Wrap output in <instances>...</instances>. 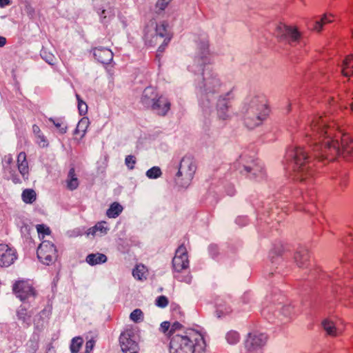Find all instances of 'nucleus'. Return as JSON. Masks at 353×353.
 Returning a JSON list of instances; mask_svg holds the SVG:
<instances>
[{
	"label": "nucleus",
	"instance_id": "79ce46f5",
	"mask_svg": "<svg viewBox=\"0 0 353 353\" xmlns=\"http://www.w3.org/2000/svg\"><path fill=\"white\" fill-rule=\"evenodd\" d=\"M19 319H22L23 321H26L29 319L30 316L26 315V310L21 309L18 311Z\"/></svg>",
	"mask_w": 353,
	"mask_h": 353
},
{
	"label": "nucleus",
	"instance_id": "13d9d810",
	"mask_svg": "<svg viewBox=\"0 0 353 353\" xmlns=\"http://www.w3.org/2000/svg\"><path fill=\"white\" fill-rule=\"evenodd\" d=\"M48 62L49 63V64H52L50 61H48Z\"/></svg>",
	"mask_w": 353,
	"mask_h": 353
},
{
	"label": "nucleus",
	"instance_id": "393cba45",
	"mask_svg": "<svg viewBox=\"0 0 353 353\" xmlns=\"http://www.w3.org/2000/svg\"><path fill=\"white\" fill-rule=\"evenodd\" d=\"M229 106V102L225 99L219 101L218 115L221 119L225 120L229 117V114H228Z\"/></svg>",
	"mask_w": 353,
	"mask_h": 353
},
{
	"label": "nucleus",
	"instance_id": "6ab92c4d",
	"mask_svg": "<svg viewBox=\"0 0 353 353\" xmlns=\"http://www.w3.org/2000/svg\"><path fill=\"white\" fill-rule=\"evenodd\" d=\"M17 166L21 174L26 179H28L29 173L28 163L26 159V154L21 152L17 157Z\"/></svg>",
	"mask_w": 353,
	"mask_h": 353
},
{
	"label": "nucleus",
	"instance_id": "5fc2aeb1",
	"mask_svg": "<svg viewBox=\"0 0 353 353\" xmlns=\"http://www.w3.org/2000/svg\"><path fill=\"white\" fill-rule=\"evenodd\" d=\"M350 105H351V109H352V110L353 111V102H352V103H350Z\"/></svg>",
	"mask_w": 353,
	"mask_h": 353
},
{
	"label": "nucleus",
	"instance_id": "2eb2a0df",
	"mask_svg": "<svg viewBox=\"0 0 353 353\" xmlns=\"http://www.w3.org/2000/svg\"><path fill=\"white\" fill-rule=\"evenodd\" d=\"M93 54L96 59L103 64L110 63L113 59L112 52L105 48H95L93 50Z\"/></svg>",
	"mask_w": 353,
	"mask_h": 353
},
{
	"label": "nucleus",
	"instance_id": "ea45409f",
	"mask_svg": "<svg viewBox=\"0 0 353 353\" xmlns=\"http://www.w3.org/2000/svg\"><path fill=\"white\" fill-rule=\"evenodd\" d=\"M168 304V299L165 296H160L156 299V305L160 307H165Z\"/></svg>",
	"mask_w": 353,
	"mask_h": 353
},
{
	"label": "nucleus",
	"instance_id": "1a4fd4ad",
	"mask_svg": "<svg viewBox=\"0 0 353 353\" xmlns=\"http://www.w3.org/2000/svg\"><path fill=\"white\" fill-rule=\"evenodd\" d=\"M154 24L152 23L150 27L151 30H149L150 27L148 26L144 34L145 42L150 46L157 44L158 43V39L159 38H163L167 34V27L163 23L156 26L154 34L152 32Z\"/></svg>",
	"mask_w": 353,
	"mask_h": 353
},
{
	"label": "nucleus",
	"instance_id": "37998d69",
	"mask_svg": "<svg viewBox=\"0 0 353 353\" xmlns=\"http://www.w3.org/2000/svg\"><path fill=\"white\" fill-rule=\"evenodd\" d=\"M170 330V323L168 321H164L161 324V330L163 333L169 332Z\"/></svg>",
	"mask_w": 353,
	"mask_h": 353
},
{
	"label": "nucleus",
	"instance_id": "a878e982",
	"mask_svg": "<svg viewBox=\"0 0 353 353\" xmlns=\"http://www.w3.org/2000/svg\"><path fill=\"white\" fill-rule=\"evenodd\" d=\"M89 124L90 121L88 118H82L77 124V128L75 130V134H80L81 137H83L89 127Z\"/></svg>",
	"mask_w": 353,
	"mask_h": 353
},
{
	"label": "nucleus",
	"instance_id": "a18cd8bd",
	"mask_svg": "<svg viewBox=\"0 0 353 353\" xmlns=\"http://www.w3.org/2000/svg\"><path fill=\"white\" fill-rule=\"evenodd\" d=\"M94 345V341L90 340V341H87L86 344H85V351H86L87 352H90L92 350Z\"/></svg>",
	"mask_w": 353,
	"mask_h": 353
},
{
	"label": "nucleus",
	"instance_id": "7ed1b4c3",
	"mask_svg": "<svg viewBox=\"0 0 353 353\" xmlns=\"http://www.w3.org/2000/svg\"><path fill=\"white\" fill-rule=\"evenodd\" d=\"M291 156L294 159V170L297 179L305 181L314 175V171L310 165L309 157L303 148H296L292 151Z\"/></svg>",
	"mask_w": 353,
	"mask_h": 353
},
{
	"label": "nucleus",
	"instance_id": "6e6552de",
	"mask_svg": "<svg viewBox=\"0 0 353 353\" xmlns=\"http://www.w3.org/2000/svg\"><path fill=\"white\" fill-rule=\"evenodd\" d=\"M275 34L277 37L287 40L290 43L296 42L300 37V34L296 28L288 26L284 23H279L276 26Z\"/></svg>",
	"mask_w": 353,
	"mask_h": 353
},
{
	"label": "nucleus",
	"instance_id": "5701e85b",
	"mask_svg": "<svg viewBox=\"0 0 353 353\" xmlns=\"http://www.w3.org/2000/svg\"><path fill=\"white\" fill-rule=\"evenodd\" d=\"M86 262L90 265L103 263L107 261V256L101 253L90 254L87 256Z\"/></svg>",
	"mask_w": 353,
	"mask_h": 353
},
{
	"label": "nucleus",
	"instance_id": "c9c22d12",
	"mask_svg": "<svg viewBox=\"0 0 353 353\" xmlns=\"http://www.w3.org/2000/svg\"><path fill=\"white\" fill-rule=\"evenodd\" d=\"M227 341L231 344L237 343L239 340V335L237 332H230L226 336Z\"/></svg>",
	"mask_w": 353,
	"mask_h": 353
},
{
	"label": "nucleus",
	"instance_id": "8fccbe9b",
	"mask_svg": "<svg viewBox=\"0 0 353 353\" xmlns=\"http://www.w3.org/2000/svg\"><path fill=\"white\" fill-rule=\"evenodd\" d=\"M10 4V0H0V6L3 7Z\"/></svg>",
	"mask_w": 353,
	"mask_h": 353
},
{
	"label": "nucleus",
	"instance_id": "f8f14e48",
	"mask_svg": "<svg viewBox=\"0 0 353 353\" xmlns=\"http://www.w3.org/2000/svg\"><path fill=\"white\" fill-rule=\"evenodd\" d=\"M13 291L21 300H25L29 296L34 295V288L28 281H16L13 285Z\"/></svg>",
	"mask_w": 353,
	"mask_h": 353
},
{
	"label": "nucleus",
	"instance_id": "0eeeda50",
	"mask_svg": "<svg viewBox=\"0 0 353 353\" xmlns=\"http://www.w3.org/2000/svg\"><path fill=\"white\" fill-rule=\"evenodd\" d=\"M326 334L332 337H337L343 334L345 330V323L343 320L336 318H327L321 323Z\"/></svg>",
	"mask_w": 353,
	"mask_h": 353
},
{
	"label": "nucleus",
	"instance_id": "bf43d9fd",
	"mask_svg": "<svg viewBox=\"0 0 353 353\" xmlns=\"http://www.w3.org/2000/svg\"><path fill=\"white\" fill-rule=\"evenodd\" d=\"M84 353H90V352H87L86 351H85Z\"/></svg>",
	"mask_w": 353,
	"mask_h": 353
},
{
	"label": "nucleus",
	"instance_id": "49530a36",
	"mask_svg": "<svg viewBox=\"0 0 353 353\" xmlns=\"http://www.w3.org/2000/svg\"><path fill=\"white\" fill-rule=\"evenodd\" d=\"M253 166H249V165H245L244 170L246 171L247 173H250L252 170H258L259 168L256 165V164L253 163Z\"/></svg>",
	"mask_w": 353,
	"mask_h": 353
},
{
	"label": "nucleus",
	"instance_id": "603ef678",
	"mask_svg": "<svg viewBox=\"0 0 353 353\" xmlns=\"http://www.w3.org/2000/svg\"><path fill=\"white\" fill-rule=\"evenodd\" d=\"M340 185L342 187V188H345L346 185H347V180L345 179H344L343 180V181H341L340 183Z\"/></svg>",
	"mask_w": 353,
	"mask_h": 353
},
{
	"label": "nucleus",
	"instance_id": "864d4df0",
	"mask_svg": "<svg viewBox=\"0 0 353 353\" xmlns=\"http://www.w3.org/2000/svg\"><path fill=\"white\" fill-rule=\"evenodd\" d=\"M231 312V309L230 307L225 308V314H229Z\"/></svg>",
	"mask_w": 353,
	"mask_h": 353
},
{
	"label": "nucleus",
	"instance_id": "09e8293b",
	"mask_svg": "<svg viewBox=\"0 0 353 353\" xmlns=\"http://www.w3.org/2000/svg\"><path fill=\"white\" fill-rule=\"evenodd\" d=\"M32 131H33L34 134H35V137L41 133V131L39 127L37 125H33Z\"/></svg>",
	"mask_w": 353,
	"mask_h": 353
},
{
	"label": "nucleus",
	"instance_id": "c03bdc74",
	"mask_svg": "<svg viewBox=\"0 0 353 353\" xmlns=\"http://www.w3.org/2000/svg\"><path fill=\"white\" fill-rule=\"evenodd\" d=\"M172 0H159L157 1V6L163 10Z\"/></svg>",
	"mask_w": 353,
	"mask_h": 353
},
{
	"label": "nucleus",
	"instance_id": "ddd939ff",
	"mask_svg": "<svg viewBox=\"0 0 353 353\" xmlns=\"http://www.w3.org/2000/svg\"><path fill=\"white\" fill-rule=\"evenodd\" d=\"M17 259V252L6 244H0V266L8 267Z\"/></svg>",
	"mask_w": 353,
	"mask_h": 353
},
{
	"label": "nucleus",
	"instance_id": "f03ea898",
	"mask_svg": "<svg viewBox=\"0 0 353 353\" xmlns=\"http://www.w3.org/2000/svg\"><path fill=\"white\" fill-rule=\"evenodd\" d=\"M205 344L201 333L194 330H188L183 334H176L171 337L170 353H194L197 347L203 348Z\"/></svg>",
	"mask_w": 353,
	"mask_h": 353
},
{
	"label": "nucleus",
	"instance_id": "a19ab883",
	"mask_svg": "<svg viewBox=\"0 0 353 353\" xmlns=\"http://www.w3.org/2000/svg\"><path fill=\"white\" fill-rule=\"evenodd\" d=\"M37 230L39 234L47 235H49L50 234V230L49 229V228L45 226L44 225H38L37 226Z\"/></svg>",
	"mask_w": 353,
	"mask_h": 353
},
{
	"label": "nucleus",
	"instance_id": "9d476101",
	"mask_svg": "<svg viewBox=\"0 0 353 353\" xmlns=\"http://www.w3.org/2000/svg\"><path fill=\"white\" fill-rule=\"evenodd\" d=\"M173 268L178 272L187 269L189 261L186 248L181 245L176 250L175 256L172 259Z\"/></svg>",
	"mask_w": 353,
	"mask_h": 353
},
{
	"label": "nucleus",
	"instance_id": "9b49d317",
	"mask_svg": "<svg viewBox=\"0 0 353 353\" xmlns=\"http://www.w3.org/2000/svg\"><path fill=\"white\" fill-rule=\"evenodd\" d=\"M267 341V336L262 333L250 334L246 341L245 347L251 352H257Z\"/></svg>",
	"mask_w": 353,
	"mask_h": 353
},
{
	"label": "nucleus",
	"instance_id": "58836bf2",
	"mask_svg": "<svg viewBox=\"0 0 353 353\" xmlns=\"http://www.w3.org/2000/svg\"><path fill=\"white\" fill-rule=\"evenodd\" d=\"M125 165L130 170L133 169L136 163V158L132 155H128L125 159Z\"/></svg>",
	"mask_w": 353,
	"mask_h": 353
},
{
	"label": "nucleus",
	"instance_id": "f257e3e1",
	"mask_svg": "<svg viewBox=\"0 0 353 353\" xmlns=\"http://www.w3.org/2000/svg\"><path fill=\"white\" fill-rule=\"evenodd\" d=\"M306 135L315 141L314 155L321 160L331 161L339 156L345 158L353 152V140L348 134L338 131L327 116L314 117Z\"/></svg>",
	"mask_w": 353,
	"mask_h": 353
},
{
	"label": "nucleus",
	"instance_id": "6e6d98bb",
	"mask_svg": "<svg viewBox=\"0 0 353 353\" xmlns=\"http://www.w3.org/2000/svg\"><path fill=\"white\" fill-rule=\"evenodd\" d=\"M219 307H220V305H219V306H218V310H217V312H218L221 311V309H220Z\"/></svg>",
	"mask_w": 353,
	"mask_h": 353
},
{
	"label": "nucleus",
	"instance_id": "4be33fe9",
	"mask_svg": "<svg viewBox=\"0 0 353 353\" xmlns=\"http://www.w3.org/2000/svg\"><path fill=\"white\" fill-rule=\"evenodd\" d=\"M294 259L299 267H306L310 259L309 252L306 250L299 251L296 252Z\"/></svg>",
	"mask_w": 353,
	"mask_h": 353
},
{
	"label": "nucleus",
	"instance_id": "f3484780",
	"mask_svg": "<svg viewBox=\"0 0 353 353\" xmlns=\"http://www.w3.org/2000/svg\"><path fill=\"white\" fill-rule=\"evenodd\" d=\"M98 13L100 16L101 23L107 26L114 16V9L109 3L99 9Z\"/></svg>",
	"mask_w": 353,
	"mask_h": 353
},
{
	"label": "nucleus",
	"instance_id": "de8ad7c7",
	"mask_svg": "<svg viewBox=\"0 0 353 353\" xmlns=\"http://www.w3.org/2000/svg\"><path fill=\"white\" fill-rule=\"evenodd\" d=\"M12 157L10 154L6 155L4 157V162L6 165H10L12 163Z\"/></svg>",
	"mask_w": 353,
	"mask_h": 353
},
{
	"label": "nucleus",
	"instance_id": "e433bc0d",
	"mask_svg": "<svg viewBox=\"0 0 353 353\" xmlns=\"http://www.w3.org/2000/svg\"><path fill=\"white\" fill-rule=\"evenodd\" d=\"M37 142L41 148H45L48 145V142L46 137L41 132V134L36 136Z\"/></svg>",
	"mask_w": 353,
	"mask_h": 353
},
{
	"label": "nucleus",
	"instance_id": "3c124183",
	"mask_svg": "<svg viewBox=\"0 0 353 353\" xmlns=\"http://www.w3.org/2000/svg\"><path fill=\"white\" fill-rule=\"evenodd\" d=\"M6 43V39L0 36V47H3Z\"/></svg>",
	"mask_w": 353,
	"mask_h": 353
},
{
	"label": "nucleus",
	"instance_id": "72a5a7b5",
	"mask_svg": "<svg viewBox=\"0 0 353 353\" xmlns=\"http://www.w3.org/2000/svg\"><path fill=\"white\" fill-rule=\"evenodd\" d=\"M143 314L142 311L139 309L134 310L130 314V319L134 322H139L143 319Z\"/></svg>",
	"mask_w": 353,
	"mask_h": 353
},
{
	"label": "nucleus",
	"instance_id": "4c0bfd02",
	"mask_svg": "<svg viewBox=\"0 0 353 353\" xmlns=\"http://www.w3.org/2000/svg\"><path fill=\"white\" fill-rule=\"evenodd\" d=\"M181 327L182 325L181 323H179V322H174L170 327V330L168 334L172 337L174 335L176 334L177 333H176V332L180 330Z\"/></svg>",
	"mask_w": 353,
	"mask_h": 353
},
{
	"label": "nucleus",
	"instance_id": "7c9ffc66",
	"mask_svg": "<svg viewBox=\"0 0 353 353\" xmlns=\"http://www.w3.org/2000/svg\"><path fill=\"white\" fill-rule=\"evenodd\" d=\"M49 121L52 122L54 126L57 128L59 132L61 134H65L67 132V126L64 124V123L60 120H54L52 118L49 119Z\"/></svg>",
	"mask_w": 353,
	"mask_h": 353
},
{
	"label": "nucleus",
	"instance_id": "cd10ccee",
	"mask_svg": "<svg viewBox=\"0 0 353 353\" xmlns=\"http://www.w3.org/2000/svg\"><path fill=\"white\" fill-rule=\"evenodd\" d=\"M147 268L143 265H137L133 270L132 274L134 278L139 280H143L146 279Z\"/></svg>",
	"mask_w": 353,
	"mask_h": 353
},
{
	"label": "nucleus",
	"instance_id": "a211bd4d",
	"mask_svg": "<svg viewBox=\"0 0 353 353\" xmlns=\"http://www.w3.org/2000/svg\"><path fill=\"white\" fill-rule=\"evenodd\" d=\"M157 108H151L152 110H155L159 115H165L170 110V103L169 101L163 97L161 95L154 103Z\"/></svg>",
	"mask_w": 353,
	"mask_h": 353
},
{
	"label": "nucleus",
	"instance_id": "f704fd0d",
	"mask_svg": "<svg viewBox=\"0 0 353 353\" xmlns=\"http://www.w3.org/2000/svg\"><path fill=\"white\" fill-rule=\"evenodd\" d=\"M94 233H96L97 232L99 231L101 234H105L107 231L108 230L107 223L105 221H101L98 223L94 228Z\"/></svg>",
	"mask_w": 353,
	"mask_h": 353
},
{
	"label": "nucleus",
	"instance_id": "4468645a",
	"mask_svg": "<svg viewBox=\"0 0 353 353\" xmlns=\"http://www.w3.org/2000/svg\"><path fill=\"white\" fill-rule=\"evenodd\" d=\"M160 96L154 88L148 87L143 91L141 98L142 103L147 108H157L154 103Z\"/></svg>",
	"mask_w": 353,
	"mask_h": 353
},
{
	"label": "nucleus",
	"instance_id": "20e7f679",
	"mask_svg": "<svg viewBox=\"0 0 353 353\" xmlns=\"http://www.w3.org/2000/svg\"><path fill=\"white\" fill-rule=\"evenodd\" d=\"M269 114V109L263 98L261 100L256 99L251 102L248 115L245 119V123L248 128L252 129L258 126L265 120Z\"/></svg>",
	"mask_w": 353,
	"mask_h": 353
},
{
	"label": "nucleus",
	"instance_id": "39448f33",
	"mask_svg": "<svg viewBox=\"0 0 353 353\" xmlns=\"http://www.w3.org/2000/svg\"><path fill=\"white\" fill-rule=\"evenodd\" d=\"M196 166L192 157H184L180 163L179 171L176 174L175 181L181 187H187L195 173Z\"/></svg>",
	"mask_w": 353,
	"mask_h": 353
},
{
	"label": "nucleus",
	"instance_id": "2f4dec72",
	"mask_svg": "<svg viewBox=\"0 0 353 353\" xmlns=\"http://www.w3.org/2000/svg\"><path fill=\"white\" fill-rule=\"evenodd\" d=\"M76 97L78 101V109L80 114L84 115L88 112V105L87 104L80 98L78 94H76Z\"/></svg>",
	"mask_w": 353,
	"mask_h": 353
},
{
	"label": "nucleus",
	"instance_id": "412c9836",
	"mask_svg": "<svg viewBox=\"0 0 353 353\" xmlns=\"http://www.w3.org/2000/svg\"><path fill=\"white\" fill-rule=\"evenodd\" d=\"M341 72L345 77H350L353 75V54L348 55L344 59Z\"/></svg>",
	"mask_w": 353,
	"mask_h": 353
},
{
	"label": "nucleus",
	"instance_id": "473e14b6",
	"mask_svg": "<svg viewBox=\"0 0 353 353\" xmlns=\"http://www.w3.org/2000/svg\"><path fill=\"white\" fill-rule=\"evenodd\" d=\"M161 174V169L158 167H153L148 170L146 172V175L148 178L156 179L160 176Z\"/></svg>",
	"mask_w": 353,
	"mask_h": 353
},
{
	"label": "nucleus",
	"instance_id": "dca6fc26",
	"mask_svg": "<svg viewBox=\"0 0 353 353\" xmlns=\"http://www.w3.org/2000/svg\"><path fill=\"white\" fill-rule=\"evenodd\" d=\"M121 348L123 352L128 353L137 350V343L130 339L128 333H123L119 338Z\"/></svg>",
	"mask_w": 353,
	"mask_h": 353
},
{
	"label": "nucleus",
	"instance_id": "c85d7f7f",
	"mask_svg": "<svg viewBox=\"0 0 353 353\" xmlns=\"http://www.w3.org/2000/svg\"><path fill=\"white\" fill-rule=\"evenodd\" d=\"M21 196L26 203H32L37 199V194L32 189H26L23 191Z\"/></svg>",
	"mask_w": 353,
	"mask_h": 353
},
{
	"label": "nucleus",
	"instance_id": "c756f323",
	"mask_svg": "<svg viewBox=\"0 0 353 353\" xmlns=\"http://www.w3.org/2000/svg\"><path fill=\"white\" fill-rule=\"evenodd\" d=\"M83 343V339L81 337H75L72 340V343L70 345V350L72 353H77L82 344Z\"/></svg>",
	"mask_w": 353,
	"mask_h": 353
},
{
	"label": "nucleus",
	"instance_id": "423d86ee",
	"mask_svg": "<svg viewBox=\"0 0 353 353\" xmlns=\"http://www.w3.org/2000/svg\"><path fill=\"white\" fill-rule=\"evenodd\" d=\"M37 256L44 264L53 263L58 256L56 246L50 241H43L37 249Z\"/></svg>",
	"mask_w": 353,
	"mask_h": 353
},
{
	"label": "nucleus",
	"instance_id": "aec40b11",
	"mask_svg": "<svg viewBox=\"0 0 353 353\" xmlns=\"http://www.w3.org/2000/svg\"><path fill=\"white\" fill-rule=\"evenodd\" d=\"M334 18V15L331 13L324 14L320 19L315 21L313 29L317 32L321 31L323 26L326 24L333 22Z\"/></svg>",
	"mask_w": 353,
	"mask_h": 353
},
{
	"label": "nucleus",
	"instance_id": "b1692460",
	"mask_svg": "<svg viewBox=\"0 0 353 353\" xmlns=\"http://www.w3.org/2000/svg\"><path fill=\"white\" fill-rule=\"evenodd\" d=\"M67 188L70 190H74L79 186V179L75 174L74 168H72L68 172L66 179Z\"/></svg>",
	"mask_w": 353,
	"mask_h": 353
},
{
	"label": "nucleus",
	"instance_id": "4d7b16f0",
	"mask_svg": "<svg viewBox=\"0 0 353 353\" xmlns=\"http://www.w3.org/2000/svg\"><path fill=\"white\" fill-rule=\"evenodd\" d=\"M128 353H137V350H135V351H132V352H128Z\"/></svg>",
	"mask_w": 353,
	"mask_h": 353
},
{
	"label": "nucleus",
	"instance_id": "bb28decb",
	"mask_svg": "<svg viewBox=\"0 0 353 353\" xmlns=\"http://www.w3.org/2000/svg\"><path fill=\"white\" fill-rule=\"evenodd\" d=\"M123 211V207L117 202L113 203L107 210L106 215L109 218H116Z\"/></svg>",
	"mask_w": 353,
	"mask_h": 353
}]
</instances>
